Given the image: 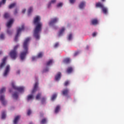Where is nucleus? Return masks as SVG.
Listing matches in <instances>:
<instances>
[{"mask_svg": "<svg viewBox=\"0 0 124 124\" xmlns=\"http://www.w3.org/2000/svg\"><path fill=\"white\" fill-rule=\"evenodd\" d=\"M40 97H41V93H39L36 96V99L37 100L40 99Z\"/></svg>", "mask_w": 124, "mask_h": 124, "instance_id": "2f4dec72", "label": "nucleus"}, {"mask_svg": "<svg viewBox=\"0 0 124 124\" xmlns=\"http://www.w3.org/2000/svg\"><path fill=\"white\" fill-rule=\"evenodd\" d=\"M63 62L64 63H69V62H70V59H69V58L65 59L63 61Z\"/></svg>", "mask_w": 124, "mask_h": 124, "instance_id": "cd10ccee", "label": "nucleus"}, {"mask_svg": "<svg viewBox=\"0 0 124 124\" xmlns=\"http://www.w3.org/2000/svg\"><path fill=\"white\" fill-rule=\"evenodd\" d=\"M33 8L32 7H31L29 8V9H28V15L29 16V15H31V12H32L33 10Z\"/></svg>", "mask_w": 124, "mask_h": 124, "instance_id": "393cba45", "label": "nucleus"}, {"mask_svg": "<svg viewBox=\"0 0 124 124\" xmlns=\"http://www.w3.org/2000/svg\"><path fill=\"white\" fill-rule=\"evenodd\" d=\"M29 124H32V122H30Z\"/></svg>", "mask_w": 124, "mask_h": 124, "instance_id": "4d7b16f0", "label": "nucleus"}, {"mask_svg": "<svg viewBox=\"0 0 124 124\" xmlns=\"http://www.w3.org/2000/svg\"><path fill=\"white\" fill-rule=\"evenodd\" d=\"M56 1H57L56 0H51L50 2H49L48 4V8L51 6V4H54V3H56Z\"/></svg>", "mask_w": 124, "mask_h": 124, "instance_id": "4be33fe9", "label": "nucleus"}, {"mask_svg": "<svg viewBox=\"0 0 124 124\" xmlns=\"http://www.w3.org/2000/svg\"><path fill=\"white\" fill-rule=\"evenodd\" d=\"M55 48L59 47V43H56L54 45Z\"/></svg>", "mask_w": 124, "mask_h": 124, "instance_id": "c03bdc74", "label": "nucleus"}, {"mask_svg": "<svg viewBox=\"0 0 124 124\" xmlns=\"http://www.w3.org/2000/svg\"><path fill=\"white\" fill-rule=\"evenodd\" d=\"M78 54H79V52H76L75 53L74 56H76L77 55H78Z\"/></svg>", "mask_w": 124, "mask_h": 124, "instance_id": "8fccbe9b", "label": "nucleus"}, {"mask_svg": "<svg viewBox=\"0 0 124 124\" xmlns=\"http://www.w3.org/2000/svg\"><path fill=\"white\" fill-rule=\"evenodd\" d=\"M72 39V34H70L68 36V40H71Z\"/></svg>", "mask_w": 124, "mask_h": 124, "instance_id": "58836bf2", "label": "nucleus"}, {"mask_svg": "<svg viewBox=\"0 0 124 124\" xmlns=\"http://www.w3.org/2000/svg\"><path fill=\"white\" fill-rule=\"evenodd\" d=\"M6 117V114H5V111H3L2 112L1 119H5Z\"/></svg>", "mask_w": 124, "mask_h": 124, "instance_id": "473e14b6", "label": "nucleus"}, {"mask_svg": "<svg viewBox=\"0 0 124 124\" xmlns=\"http://www.w3.org/2000/svg\"><path fill=\"white\" fill-rule=\"evenodd\" d=\"M57 96H58V94L54 93L51 97V100L54 101L55 99L57 98Z\"/></svg>", "mask_w": 124, "mask_h": 124, "instance_id": "b1692460", "label": "nucleus"}, {"mask_svg": "<svg viewBox=\"0 0 124 124\" xmlns=\"http://www.w3.org/2000/svg\"><path fill=\"white\" fill-rule=\"evenodd\" d=\"M10 93H11V91H10Z\"/></svg>", "mask_w": 124, "mask_h": 124, "instance_id": "bf43d9fd", "label": "nucleus"}, {"mask_svg": "<svg viewBox=\"0 0 124 124\" xmlns=\"http://www.w3.org/2000/svg\"><path fill=\"white\" fill-rule=\"evenodd\" d=\"M70 3H74L75 2V0H70Z\"/></svg>", "mask_w": 124, "mask_h": 124, "instance_id": "de8ad7c7", "label": "nucleus"}, {"mask_svg": "<svg viewBox=\"0 0 124 124\" xmlns=\"http://www.w3.org/2000/svg\"><path fill=\"white\" fill-rule=\"evenodd\" d=\"M36 58H37V57H33L32 58V61H34V60H35L36 59Z\"/></svg>", "mask_w": 124, "mask_h": 124, "instance_id": "603ef678", "label": "nucleus"}, {"mask_svg": "<svg viewBox=\"0 0 124 124\" xmlns=\"http://www.w3.org/2000/svg\"><path fill=\"white\" fill-rule=\"evenodd\" d=\"M5 2H6V0H2V1L0 2V7H1L2 4H5Z\"/></svg>", "mask_w": 124, "mask_h": 124, "instance_id": "7c9ffc66", "label": "nucleus"}, {"mask_svg": "<svg viewBox=\"0 0 124 124\" xmlns=\"http://www.w3.org/2000/svg\"><path fill=\"white\" fill-rule=\"evenodd\" d=\"M30 40H31V38L28 37L25 39L23 44L24 51L21 52L20 55V59L21 61L25 60V58H26L27 54L28 53V50H29V43L30 42Z\"/></svg>", "mask_w": 124, "mask_h": 124, "instance_id": "f03ea898", "label": "nucleus"}, {"mask_svg": "<svg viewBox=\"0 0 124 124\" xmlns=\"http://www.w3.org/2000/svg\"><path fill=\"white\" fill-rule=\"evenodd\" d=\"M90 25H93V26H96V25H98V20L96 18L92 19Z\"/></svg>", "mask_w": 124, "mask_h": 124, "instance_id": "1a4fd4ad", "label": "nucleus"}, {"mask_svg": "<svg viewBox=\"0 0 124 124\" xmlns=\"http://www.w3.org/2000/svg\"><path fill=\"white\" fill-rule=\"evenodd\" d=\"M58 21H59V18L57 17L52 18L49 23V26H53V25H54V24H56V23H57Z\"/></svg>", "mask_w": 124, "mask_h": 124, "instance_id": "0eeeda50", "label": "nucleus"}, {"mask_svg": "<svg viewBox=\"0 0 124 124\" xmlns=\"http://www.w3.org/2000/svg\"><path fill=\"white\" fill-rule=\"evenodd\" d=\"M33 98V96L32 95H29L27 97L28 101L31 100V99H32Z\"/></svg>", "mask_w": 124, "mask_h": 124, "instance_id": "c756f323", "label": "nucleus"}, {"mask_svg": "<svg viewBox=\"0 0 124 124\" xmlns=\"http://www.w3.org/2000/svg\"><path fill=\"white\" fill-rule=\"evenodd\" d=\"M1 54H2L1 51H0V55H1Z\"/></svg>", "mask_w": 124, "mask_h": 124, "instance_id": "13d9d810", "label": "nucleus"}, {"mask_svg": "<svg viewBox=\"0 0 124 124\" xmlns=\"http://www.w3.org/2000/svg\"><path fill=\"white\" fill-rule=\"evenodd\" d=\"M96 34H97V32H94L93 33V34H92L93 37H94L96 36Z\"/></svg>", "mask_w": 124, "mask_h": 124, "instance_id": "37998d69", "label": "nucleus"}, {"mask_svg": "<svg viewBox=\"0 0 124 124\" xmlns=\"http://www.w3.org/2000/svg\"><path fill=\"white\" fill-rule=\"evenodd\" d=\"M69 85V81L67 80L66 81H65L64 83V86L65 87H66L67 86H68Z\"/></svg>", "mask_w": 124, "mask_h": 124, "instance_id": "c9c22d12", "label": "nucleus"}, {"mask_svg": "<svg viewBox=\"0 0 124 124\" xmlns=\"http://www.w3.org/2000/svg\"><path fill=\"white\" fill-rule=\"evenodd\" d=\"M90 48V46H87L86 47V50H89V48Z\"/></svg>", "mask_w": 124, "mask_h": 124, "instance_id": "864d4df0", "label": "nucleus"}, {"mask_svg": "<svg viewBox=\"0 0 124 124\" xmlns=\"http://www.w3.org/2000/svg\"><path fill=\"white\" fill-rule=\"evenodd\" d=\"M31 110L30 109H29L27 111V115L28 116H30V115H31Z\"/></svg>", "mask_w": 124, "mask_h": 124, "instance_id": "a19ab883", "label": "nucleus"}, {"mask_svg": "<svg viewBox=\"0 0 124 124\" xmlns=\"http://www.w3.org/2000/svg\"><path fill=\"white\" fill-rule=\"evenodd\" d=\"M38 89V82H35L34 85V88L32 91V93H35V92L37 91Z\"/></svg>", "mask_w": 124, "mask_h": 124, "instance_id": "9b49d317", "label": "nucleus"}, {"mask_svg": "<svg viewBox=\"0 0 124 124\" xmlns=\"http://www.w3.org/2000/svg\"><path fill=\"white\" fill-rule=\"evenodd\" d=\"M22 13L23 14L25 13H26V9H24L23 10H22Z\"/></svg>", "mask_w": 124, "mask_h": 124, "instance_id": "3c124183", "label": "nucleus"}, {"mask_svg": "<svg viewBox=\"0 0 124 124\" xmlns=\"http://www.w3.org/2000/svg\"><path fill=\"white\" fill-rule=\"evenodd\" d=\"M7 59V57H5L2 60V62H1L0 64V68H3V67H4L5 65V63L6 62V60Z\"/></svg>", "mask_w": 124, "mask_h": 124, "instance_id": "6e6552de", "label": "nucleus"}, {"mask_svg": "<svg viewBox=\"0 0 124 124\" xmlns=\"http://www.w3.org/2000/svg\"><path fill=\"white\" fill-rule=\"evenodd\" d=\"M20 118V116H17L16 117L14 120V124H17Z\"/></svg>", "mask_w": 124, "mask_h": 124, "instance_id": "f3484780", "label": "nucleus"}, {"mask_svg": "<svg viewBox=\"0 0 124 124\" xmlns=\"http://www.w3.org/2000/svg\"><path fill=\"white\" fill-rule=\"evenodd\" d=\"M62 77V73L61 72H58V74L55 76L56 81H59Z\"/></svg>", "mask_w": 124, "mask_h": 124, "instance_id": "ddd939ff", "label": "nucleus"}, {"mask_svg": "<svg viewBox=\"0 0 124 124\" xmlns=\"http://www.w3.org/2000/svg\"><path fill=\"white\" fill-rule=\"evenodd\" d=\"M4 17L6 19H7V18H8V17H9V14L7 13H5V14L4 15Z\"/></svg>", "mask_w": 124, "mask_h": 124, "instance_id": "e433bc0d", "label": "nucleus"}, {"mask_svg": "<svg viewBox=\"0 0 124 124\" xmlns=\"http://www.w3.org/2000/svg\"><path fill=\"white\" fill-rule=\"evenodd\" d=\"M85 6H86V2L85 1H82L79 5V7L80 9H83V8L85 7Z\"/></svg>", "mask_w": 124, "mask_h": 124, "instance_id": "2eb2a0df", "label": "nucleus"}, {"mask_svg": "<svg viewBox=\"0 0 124 124\" xmlns=\"http://www.w3.org/2000/svg\"><path fill=\"white\" fill-rule=\"evenodd\" d=\"M9 71H10V66L9 65H8L6 66L5 68V70L3 73V76H4V77H6L7 75H8Z\"/></svg>", "mask_w": 124, "mask_h": 124, "instance_id": "423d86ee", "label": "nucleus"}, {"mask_svg": "<svg viewBox=\"0 0 124 124\" xmlns=\"http://www.w3.org/2000/svg\"><path fill=\"white\" fill-rule=\"evenodd\" d=\"M18 14V10L17 9H16L14 12L15 15H16V14Z\"/></svg>", "mask_w": 124, "mask_h": 124, "instance_id": "a18cd8bd", "label": "nucleus"}, {"mask_svg": "<svg viewBox=\"0 0 124 124\" xmlns=\"http://www.w3.org/2000/svg\"><path fill=\"white\" fill-rule=\"evenodd\" d=\"M69 93V90L67 89H64L63 91H62V93L63 95H64L65 96H67V95H68Z\"/></svg>", "mask_w": 124, "mask_h": 124, "instance_id": "f8f14e48", "label": "nucleus"}, {"mask_svg": "<svg viewBox=\"0 0 124 124\" xmlns=\"http://www.w3.org/2000/svg\"><path fill=\"white\" fill-rule=\"evenodd\" d=\"M19 45H17L16 46H15L14 49L10 51L9 55L12 60H16L17 54V49Z\"/></svg>", "mask_w": 124, "mask_h": 124, "instance_id": "7ed1b4c3", "label": "nucleus"}, {"mask_svg": "<svg viewBox=\"0 0 124 124\" xmlns=\"http://www.w3.org/2000/svg\"><path fill=\"white\" fill-rule=\"evenodd\" d=\"M12 87L14 89V90H16V91H18V92H20V93H22V92H24V87H18L15 86V84L14 82L12 83Z\"/></svg>", "mask_w": 124, "mask_h": 124, "instance_id": "39448f33", "label": "nucleus"}, {"mask_svg": "<svg viewBox=\"0 0 124 124\" xmlns=\"http://www.w3.org/2000/svg\"><path fill=\"white\" fill-rule=\"evenodd\" d=\"M4 99H5L4 95H1L0 96V100L2 104H3V105H5L6 104V101Z\"/></svg>", "mask_w": 124, "mask_h": 124, "instance_id": "9d476101", "label": "nucleus"}, {"mask_svg": "<svg viewBox=\"0 0 124 124\" xmlns=\"http://www.w3.org/2000/svg\"><path fill=\"white\" fill-rule=\"evenodd\" d=\"M18 93L15 92L13 94V97L15 99H17L18 98Z\"/></svg>", "mask_w": 124, "mask_h": 124, "instance_id": "5701e85b", "label": "nucleus"}, {"mask_svg": "<svg viewBox=\"0 0 124 124\" xmlns=\"http://www.w3.org/2000/svg\"><path fill=\"white\" fill-rule=\"evenodd\" d=\"M64 31H65V29H64V27H62L59 32V34H58L59 36H61V35H62Z\"/></svg>", "mask_w": 124, "mask_h": 124, "instance_id": "6ab92c4d", "label": "nucleus"}, {"mask_svg": "<svg viewBox=\"0 0 124 124\" xmlns=\"http://www.w3.org/2000/svg\"><path fill=\"white\" fill-rule=\"evenodd\" d=\"M102 11L104 14H107L108 13V9L107 7L104 6L102 8Z\"/></svg>", "mask_w": 124, "mask_h": 124, "instance_id": "dca6fc26", "label": "nucleus"}, {"mask_svg": "<svg viewBox=\"0 0 124 124\" xmlns=\"http://www.w3.org/2000/svg\"><path fill=\"white\" fill-rule=\"evenodd\" d=\"M42 101V103L43 104H44V103L45 102V101H46V99L45 98H44V97H43L42 98V101Z\"/></svg>", "mask_w": 124, "mask_h": 124, "instance_id": "4c0bfd02", "label": "nucleus"}, {"mask_svg": "<svg viewBox=\"0 0 124 124\" xmlns=\"http://www.w3.org/2000/svg\"><path fill=\"white\" fill-rule=\"evenodd\" d=\"M73 71V68L72 67H69L66 70V72L69 74L70 73H71Z\"/></svg>", "mask_w": 124, "mask_h": 124, "instance_id": "aec40b11", "label": "nucleus"}, {"mask_svg": "<svg viewBox=\"0 0 124 124\" xmlns=\"http://www.w3.org/2000/svg\"><path fill=\"white\" fill-rule=\"evenodd\" d=\"M40 16H38L34 18L33 23L34 25H36V26L34 30L33 35L35 38L36 40H39V39H40L39 32L41 31V27H42V23L40 22Z\"/></svg>", "mask_w": 124, "mask_h": 124, "instance_id": "f257e3e1", "label": "nucleus"}, {"mask_svg": "<svg viewBox=\"0 0 124 124\" xmlns=\"http://www.w3.org/2000/svg\"><path fill=\"white\" fill-rule=\"evenodd\" d=\"M16 6V3H13L10 4L9 6V8L10 9H11L12 8H13V7H15Z\"/></svg>", "mask_w": 124, "mask_h": 124, "instance_id": "bb28decb", "label": "nucleus"}, {"mask_svg": "<svg viewBox=\"0 0 124 124\" xmlns=\"http://www.w3.org/2000/svg\"><path fill=\"white\" fill-rule=\"evenodd\" d=\"M104 6L101 3V2H98L96 4V7H100V8H103Z\"/></svg>", "mask_w": 124, "mask_h": 124, "instance_id": "412c9836", "label": "nucleus"}, {"mask_svg": "<svg viewBox=\"0 0 124 124\" xmlns=\"http://www.w3.org/2000/svg\"><path fill=\"white\" fill-rule=\"evenodd\" d=\"M7 33H8V34H12V31H11L8 30L7 31Z\"/></svg>", "mask_w": 124, "mask_h": 124, "instance_id": "49530a36", "label": "nucleus"}, {"mask_svg": "<svg viewBox=\"0 0 124 124\" xmlns=\"http://www.w3.org/2000/svg\"><path fill=\"white\" fill-rule=\"evenodd\" d=\"M106 0H101V1H102V2H104V1H105Z\"/></svg>", "mask_w": 124, "mask_h": 124, "instance_id": "6e6d98bb", "label": "nucleus"}, {"mask_svg": "<svg viewBox=\"0 0 124 124\" xmlns=\"http://www.w3.org/2000/svg\"><path fill=\"white\" fill-rule=\"evenodd\" d=\"M42 57H43V53H42V52H40L37 55V58H42Z\"/></svg>", "mask_w": 124, "mask_h": 124, "instance_id": "f704fd0d", "label": "nucleus"}, {"mask_svg": "<svg viewBox=\"0 0 124 124\" xmlns=\"http://www.w3.org/2000/svg\"><path fill=\"white\" fill-rule=\"evenodd\" d=\"M25 30L24 25L21 26V28H19L17 30L15 38V41H17L18 40V36H19V34H20V32L22 31H24Z\"/></svg>", "mask_w": 124, "mask_h": 124, "instance_id": "20e7f679", "label": "nucleus"}, {"mask_svg": "<svg viewBox=\"0 0 124 124\" xmlns=\"http://www.w3.org/2000/svg\"><path fill=\"white\" fill-rule=\"evenodd\" d=\"M13 22H14L13 19H10L6 24V26L7 27V28H11V25L13 24Z\"/></svg>", "mask_w": 124, "mask_h": 124, "instance_id": "4468645a", "label": "nucleus"}, {"mask_svg": "<svg viewBox=\"0 0 124 124\" xmlns=\"http://www.w3.org/2000/svg\"><path fill=\"white\" fill-rule=\"evenodd\" d=\"M57 7H62V3H59L57 5Z\"/></svg>", "mask_w": 124, "mask_h": 124, "instance_id": "ea45409f", "label": "nucleus"}, {"mask_svg": "<svg viewBox=\"0 0 124 124\" xmlns=\"http://www.w3.org/2000/svg\"><path fill=\"white\" fill-rule=\"evenodd\" d=\"M5 92V88L3 87L0 90V94H1V93H3Z\"/></svg>", "mask_w": 124, "mask_h": 124, "instance_id": "72a5a7b5", "label": "nucleus"}, {"mask_svg": "<svg viewBox=\"0 0 124 124\" xmlns=\"http://www.w3.org/2000/svg\"><path fill=\"white\" fill-rule=\"evenodd\" d=\"M17 74H20V71L18 70L16 72Z\"/></svg>", "mask_w": 124, "mask_h": 124, "instance_id": "5fc2aeb1", "label": "nucleus"}, {"mask_svg": "<svg viewBox=\"0 0 124 124\" xmlns=\"http://www.w3.org/2000/svg\"><path fill=\"white\" fill-rule=\"evenodd\" d=\"M52 63H53V60H50L49 61L46 62V65L48 66V65H50V64H52Z\"/></svg>", "mask_w": 124, "mask_h": 124, "instance_id": "a878e982", "label": "nucleus"}, {"mask_svg": "<svg viewBox=\"0 0 124 124\" xmlns=\"http://www.w3.org/2000/svg\"><path fill=\"white\" fill-rule=\"evenodd\" d=\"M49 71V68H46V69L44 70V72H46L47 71Z\"/></svg>", "mask_w": 124, "mask_h": 124, "instance_id": "09e8293b", "label": "nucleus"}, {"mask_svg": "<svg viewBox=\"0 0 124 124\" xmlns=\"http://www.w3.org/2000/svg\"><path fill=\"white\" fill-rule=\"evenodd\" d=\"M0 39H3L4 38V34H1L0 35Z\"/></svg>", "mask_w": 124, "mask_h": 124, "instance_id": "79ce46f5", "label": "nucleus"}, {"mask_svg": "<svg viewBox=\"0 0 124 124\" xmlns=\"http://www.w3.org/2000/svg\"><path fill=\"white\" fill-rule=\"evenodd\" d=\"M46 123H47V119L46 118L43 119L41 121V124H46Z\"/></svg>", "mask_w": 124, "mask_h": 124, "instance_id": "c85d7f7f", "label": "nucleus"}, {"mask_svg": "<svg viewBox=\"0 0 124 124\" xmlns=\"http://www.w3.org/2000/svg\"><path fill=\"white\" fill-rule=\"evenodd\" d=\"M60 110H61V106L60 105L57 106L55 109V113L56 114H58Z\"/></svg>", "mask_w": 124, "mask_h": 124, "instance_id": "a211bd4d", "label": "nucleus"}]
</instances>
